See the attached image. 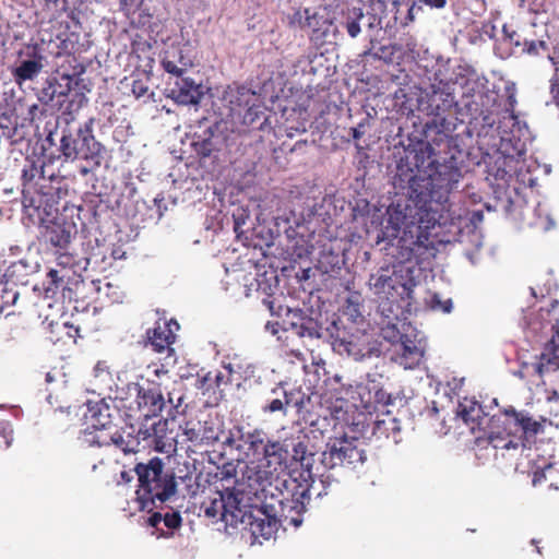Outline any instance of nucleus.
Returning a JSON list of instances; mask_svg holds the SVG:
<instances>
[{"instance_id":"nucleus-1","label":"nucleus","mask_w":559,"mask_h":559,"mask_svg":"<svg viewBox=\"0 0 559 559\" xmlns=\"http://www.w3.org/2000/svg\"><path fill=\"white\" fill-rule=\"evenodd\" d=\"M349 282L345 288L348 295L340 308L341 317L329 322L318 310H298L294 312V321L289 330L297 334L305 344L323 340L331 342L332 348L340 355H347L357 361H379L367 372L366 393L362 400L368 412L384 408V311L378 305L374 314L366 313L364 298L359 292L349 290Z\"/></svg>"},{"instance_id":"nucleus-2","label":"nucleus","mask_w":559,"mask_h":559,"mask_svg":"<svg viewBox=\"0 0 559 559\" xmlns=\"http://www.w3.org/2000/svg\"><path fill=\"white\" fill-rule=\"evenodd\" d=\"M450 146L438 147L431 141H419L399 152L396 174L393 186L401 191L406 190V200L395 206H386L389 223L395 230L403 229L418 242L424 233L436 224L431 202L442 204L449 194L457 188L463 175L453 154L448 153Z\"/></svg>"},{"instance_id":"nucleus-3","label":"nucleus","mask_w":559,"mask_h":559,"mask_svg":"<svg viewBox=\"0 0 559 559\" xmlns=\"http://www.w3.org/2000/svg\"><path fill=\"white\" fill-rule=\"evenodd\" d=\"M275 481L278 493H272V501L264 499L258 506L249 502L245 491L226 488L203 501L201 509L213 522H224L226 531L228 527L240 528L250 532L254 539H270L280 526L286 530L287 526L299 527L302 524L299 511L305 509L308 498L306 485L300 486L295 480Z\"/></svg>"},{"instance_id":"nucleus-4","label":"nucleus","mask_w":559,"mask_h":559,"mask_svg":"<svg viewBox=\"0 0 559 559\" xmlns=\"http://www.w3.org/2000/svg\"><path fill=\"white\" fill-rule=\"evenodd\" d=\"M94 119L84 123L70 122L68 118L57 117L55 121H47L43 135L38 139L40 151V173L51 181L62 176L50 167L58 169L67 163L76 159L86 160L90 166L98 167L104 159V146L93 133Z\"/></svg>"},{"instance_id":"nucleus-5","label":"nucleus","mask_w":559,"mask_h":559,"mask_svg":"<svg viewBox=\"0 0 559 559\" xmlns=\"http://www.w3.org/2000/svg\"><path fill=\"white\" fill-rule=\"evenodd\" d=\"M386 277V342L390 347V360L404 369H415L423 361L425 347L417 330L407 322L412 306V285L408 283L391 284Z\"/></svg>"},{"instance_id":"nucleus-6","label":"nucleus","mask_w":559,"mask_h":559,"mask_svg":"<svg viewBox=\"0 0 559 559\" xmlns=\"http://www.w3.org/2000/svg\"><path fill=\"white\" fill-rule=\"evenodd\" d=\"M133 472L139 480L136 501L140 510L163 509V504L176 496L178 484L175 472L170 468L165 469L160 457L154 456L146 463H138Z\"/></svg>"},{"instance_id":"nucleus-7","label":"nucleus","mask_w":559,"mask_h":559,"mask_svg":"<svg viewBox=\"0 0 559 559\" xmlns=\"http://www.w3.org/2000/svg\"><path fill=\"white\" fill-rule=\"evenodd\" d=\"M163 194H157L151 203L145 201L138 193L133 185H126L123 191L117 197L111 204L110 199L107 201L99 200L95 205H88L94 222L99 223L103 214L110 209L118 215H123L132 219L133 224H157L163 217L162 213Z\"/></svg>"},{"instance_id":"nucleus-8","label":"nucleus","mask_w":559,"mask_h":559,"mask_svg":"<svg viewBox=\"0 0 559 559\" xmlns=\"http://www.w3.org/2000/svg\"><path fill=\"white\" fill-rule=\"evenodd\" d=\"M550 308H540L538 320L530 324L531 330L537 334L538 341L544 342V349L537 361L530 367L539 378L559 369V301L551 300Z\"/></svg>"},{"instance_id":"nucleus-9","label":"nucleus","mask_w":559,"mask_h":559,"mask_svg":"<svg viewBox=\"0 0 559 559\" xmlns=\"http://www.w3.org/2000/svg\"><path fill=\"white\" fill-rule=\"evenodd\" d=\"M323 203L319 209L314 206L313 215L321 217L322 222H326V217L331 218L329 210L320 212L325 206H333V215H344V218H350L354 222L364 219V225L368 239L374 240L377 245L384 241V214L373 206L371 213V205L365 199H355V202L347 201L345 198L340 195H329L323 199Z\"/></svg>"},{"instance_id":"nucleus-10","label":"nucleus","mask_w":559,"mask_h":559,"mask_svg":"<svg viewBox=\"0 0 559 559\" xmlns=\"http://www.w3.org/2000/svg\"><path fill=\"white\" fill-rule=\"evenodd\" d=\"M233 135L228 121L214 116L204 117L191 127L190 147L202 164H213Z\"/></svg>"},{"instance_id":"nucleus-11","label":"nucleus","mask_w":559,"mask_h":559,"mask_svg":"<svg viewBox=\"0 0 559 559\" xmlns=\"http://www.w3.org/2000/svg\"><path fill=\"white\" fill-rule=\"evenodd\" d=\"M289 447H292V462L299 464L301 468L300 477L302 478V481H298L297 478L286 477L282 478L280 475H274L271 472H267V469H259L254 474L253 480L258 484L260 487L261 493L263 495L264 499H270L272 501V493H278V490L275 487V479H280L282 481L287 480H295L296 484L304 486L306 485L308 487V498L307 502L305 503V509L302 511H299L300 518L304 520V514L308 510V506L311 500V489L313 488V473L312 468L316 462L314 453L308 449V445L300 440V438H297V441L293 440L290 443H288Z\"/></svg>"},{"instance_id":"nucleus-12","label":"nucleus","mask_w":559,"mask_h":559,"mask_svg":"<svg viewBox=\"0 0 559 559\" xmlns=\"http://www.w3.org/2000/svg\"><path fill=\"white\" fill-rule=\"evenodd\" d=\"M454 105L455 98L452 93L435 86L419 99V109L433 117L431 121L426 123L425 138L438 147L441 145L450 146L454 143L453 136L440 129L447 122L443 115L450 112Z\"/></svg>"},{"instance_id":"nucleus-13","label":"nucleus","mask_w":559,"mask_h":559,"mask_svg":"<svg viewBox=\"0 0 559 559\" xmlns=\"http://www.w3.org/2000/svg\"><path fill=\"white\" fill-rule=\"evenodd\" d=\"M234 231L239 239L253 240L260 239L265 246L273 245L276 237H280L282 230L288 233V219L282 217L274 218V227H266L262 224H255L258 216H253L250 204H233L229 210Z\"/></svg>"},{"instance_id":"nucleus-14","label":"nucleus","mask_w":559,"mask_h":559,"mask_svg":"<svg viewBox=\"0 0 559 559\" xmlns=\"http://www.w3.org/2000/svg\"><path fill=\"white\" fill-rule=\"evenodd\" d=\"M353 436L348 437L344 433L342 438H335L333 441L326 443V449L322 452L321 463L326 468H334L336 466L355 467L356 463L365 461V453L353 444V441L359 438H367L369 426L360 420L353 421L349 427Z\"/></svg>"},{"instance_id":"nucleus-15","label":"nucleus","mask_w":559,"mask_h":559,"mask_svg":"<svg viewBox=\"0 0 559 559\" xmlns=\"http://www.w3.org/2000/svg\"><path fill=\"white\" fill-rule=\"evenodd\" d=\"M85 72L84 68L81 67L80 71L73 73H61L59 78L49 76L46 79L43 87L37 92V99L43 105H49L55 99L57 104L61 105L63 100L61 98L67 97L72 91H75L74 96L78 98L79 107L83 102H87L83 90H85L84 80L81 75Z\"/></svg>"},{"instance_id":"nucleus-16","label":"nucleus","mask_w":559,"mask_h":559,"mask_svg":"<svg viewBox=\"0 0 559 559\" xmlns=\"http://www.w3.org/2000/svg\"><path fill=\"white\" fill-rule=\"evenodd\" d=\"M78 235V226L72 216L55 215L39 224V241L56 251L69 250Z\"/></svg>"},{"instance_id":"nucleus-17","label":"nucleus","mask_w":559,"mask_h":559,"mask_svg":"<svg viewBox=\"0 0 559 559\" xmlns=\"http://www.w3.org/2000/svg\"><path fill=\"white\" fill-rule=\"evenodd\" d=\"M40 269L41 264L38 252L28 250L23 258L10 263L4 273L1 274V277L7 280L9 284L22 288L33 284V290H37L38 286L34 281Z\"/></svg>"},{"instance_id":"nucleus-18","label":"nucleus","mask_w":559,"mask_h":559,"mask_svg":"<svg viewBox=\"0 0 559 559\" xmlns=\"http://www.w3.org/2000/svg\"><path fill=\"white\" fill-rule=\"evenodd\" d=\"M127 393L136 395L138 408L141 416L148 420L162 414L166 407V402L159 388H142L136 382H129L126 385Z\"/></svg>"},{"instance_id":"nucleus-19","label":"nucleus","mask_w":559,"mask_h":559,"mask_svg":"<svg viewBox=\"0 0 559 559\" xmlns=\"http://www.w3.org/2000/svg\"><path fill=\"white\" fill-rule=\"evenodd\" d=\"M304 404V395L298 391H287L280 383L270 392V397L262 407L264 413L286 415L288 407H294L298 412L301 411Z\"/></svg>"},{"instance_id":"nucleus-20","label":"nucleus","mask_w":559,"mask_h":559,"mask_svg":"<svg viewBox=\"0 0 559 559\" xmlns=\"http://www.w3.org/2000/svg\"><path fill=\"white\" fill-rule=\"evenodd\" d=\"M45 57L41 49L34 45L26 51L25 58L12 68V76L14 82L22 86L27 81H33L38 76L44 68Z\"/></svg>"},{"instance_id":"nucleus-21","label":"nucleus","mask_w":559,"mask_h":559,"mask_svg":"<svg viewBox=\"0 0 559 559\" xmlns=\"http://www.w3.org/2000/svg\"><path fill=\"white\" fill-rule=\"evenodd\" d=\"M170 97L178 105L195 106L204 96L205 88L202 83H197L191 78L175 80L168 90Z\"/></svg>"},{"instance_id":"nucleus-22","label":"nucleus","mask_w":559,"mask_h":559,"mask_svg":"<svg viewBox=\"0 0 559 559\" xmlns=\"http://www.w3.org/2000/svg\"><path fill=\"white\" fill-rule=\"evenodd\" d=\"M513 435L514 432L504 431L502 424L499 426L493 424V415H491L488 420L487 429L483 431V435L476 437L475 442L479 448L490 445L493 450L516 449L519 442L511 438Z\"/></svg>"},{"instance_id":"nucleus-23","label":"nucleus","mask_w":559,"mask_h":559,"mask_svg":"<svg viewBox=\"0 0 559 559\" xmlns=\"http://www.w3.org/2000/svg\"><path fill=\"white\" fill-rule=\"evenodd\" d=\"M493 424L498 426L502 424L504 431L514 432V435L518 431H522L525 435H536L543 429L540 423L514 411H499L497 414H493Z\"/></svg>"},{"instance_id":"nucleus-24","label":"nucleus","mask_w":559,"mask_h":559,"mask_svg":"<svg viewBox=\"0 0 559 559\" xmlns=\"http://www.w3.org/2000/svg\"><path fill=\"white\" fill-rule=\"evenodd\" d=\"M259 97L254 91L246 85L234 83L224 90L222 100L233 115L240 116L242 110L253 102H259Z\"/></svg>"},{"instance_id":"nucleus-25","label":"nucleus","mask_w":559,"mask_h":559,"mask_svg":"<svg viewBox=\"0 0 559 559\" xmlns=\"http://www.w3.org/2000/svg\"><path fill=\"white\" fill-rule=\"evenodd\" d=\"M316 270L329 278H342L343 273H348L345 267V254L342 249L323 247L319 253Z\"/></svg>"},{"instance_id":"nucleus-26","label":"nucleus","mask_w":559,"mask_h":559,"mask_svg":"<svg viewBox=\"0 0 559 559\" xmlns=\"http://www.w3.org/2000/svg\"><path fill=\"white\" fill-rule=\"evenodd\" d=\"M85 418V433L93 435L97 430H111L115 428L111 415L109 413V405L102 401L86 403Z\"/></svg>"},{"instance_id":"nucleus-27","label":"nucleus","mask_w":559,"mask_h":559,"mask_svg":"<svg viewBox=\"0 0 559 559\" xmlns=\"http://www.w3.org/2000/svg\"><path fill=\"white\" fill-rule=\"evenodd\" d=\"M457 415L469 426L472 432L486 430L490 418L485 413L483 405L474 397H464L460 401Z\"/></svg>"},{"instance_id":"nucleus-28","label":"nucleus","mask_w":559,"mask_h":559,"mask_svg":"<svg viewBox=\"0 0 559 559\" xmlns=\"http://www.w3.org/2000/svg\"><path fill=\"white\" fill-rule=\"evenodd\" d=\"M289 444L270 440L258 461L264 462L267 472H284L288 467Z\"/></svg>"},{"instance_id":"nucleus-29","label":"nucleus","mask_w":559,"mask_h":559,"mask_svg":"<svg viewBox=\"0 0 559 559\" xmlns=\"http://www.w3.org/2000/svg\"><path fill=\"white\" fill-rule=\"evenodd\" d=\"M242 124L247 126L250 130H259L263 132H270L272 130L271 118L272 112L262 104L261 98L259 102H253L241 115Z\"/></svg>"},{"instance_id":"nucleus-30","label":"nucleus","mask_w":559,"mask_h":559,"mask_svg":"<svg viewBox=\"0 0 559 559\" xmlns=\"http://www.w3.org/2000/svg\"><path fill=\"white\" fill-rule=\"evenodd\" d=\"M183 397L179 396L177 399V403L174 404L173 397L169 396L168 402L171 404V406L168 409L167 417L164 418V420H159L158 423H153L150 428H140L138 431V437H134L140 442V439L146 441L148 439H152V441L155 443V449L159 452H165L164 448L159 445L158 438L160 437V433L166 429L168 420H175L176 414L179 413V407L182 403Z\"/></svg>"},{"instance_id":"nucleus-31","label":"nucleus","mask_w":559,"mask_h":559,"mask_svg":"<svg viewBox=\"0 0 559 559\" xmlns=\"http://www.w3.org/2000/svg\"><path fill=\"white\" fill-rule=\"evenodd\" d=\"M305 13L307 26L312 28V40L322 44H335L337 38V26L326 19H318L316 14L309 15V10L306 9Z\"/></svg>"},{"instance_id":"nucleus-32","label":"nucleus","mask_w":559,"mask_h":559,"mask_svg":"<svg viewBox=\"0 0 559 559\" xmlns=\"http://www.w3.org/2000/svg\"><path fill=\"white\" fill-rule=\"evenodd\" d=\"M86 246L91 248V251H86L85 257L81 259L83 270H87L88 267L93 270H106L110 267V261H108L109 246L99 243L97 239H95V245H92L90 240Z\"/></svg>"},{"instance_id":"nucleus-33","label":"nucleus","mask_w":559,"mask_h":559,"mask_svg":"<svg viewBox=\"0 0 559 559\" xmlns=\"http://www.w3.org/2000/svg\"><path fill=\"white\" fill-rule=\"evenodd\" d=\"M32 203L37 211L39 224H43L46 218H53L55 215H67L66 213H59L57 207L58 201L51 191L39 193L36 198L32 199Z\"/></svg>"},{"instance_id":"nucleus-34","label":"nucleus","mask_w":559,"mask_h":559,"mask_svg":"<svg viewBox=\"0 0 559 559\" xmlns=\"http://www.w3.org/2000/svg\"><path fill=\"white\" fill-rule=\"evenodd\" d=\"M490 100L487 93H478L476 98L466 104V109L474 120H480L483 127H491L493 124L492 114L489 107L485 106Z\"/></svg>"},{"instance_id":"nucleus-35","label":"nucleus","mask_w":559,"mask_h":559,"mask_svg":"<svg viewBox=\"0 0 559 559\" xmlns=\"http://www.w3.org/2000/svg\"><path fill=\"white\" fill-rule=\"evenodd\" d=\"M240 440L247 447L251 455L258 460L271 440L266 432L263 430L254 429L252 431L242 432Z\"/></svg>"},{"instance_id":"nucleus-36","label":"nucleus","mask_w":559,"mask_h":559,"mask_svg":"<svg viewBox=\"0 0 559 559\" xmlns=\"http://www.w3.org/2000/svg\"><path fill=\"white\" fill-rule=\"evenodd\" d=\"M386 418L393 415V409H390L389 407H396V415L405 414L408 411L407 407V401L404 396H397L392 399L391 394H386ZM391 423L390 429L392 430L393 438L395 443H399L401 440L397 439V435L401 431L400 427V419L396 416H392V418L389 419ZM386 430H389V427L386 426Z\"/></svg>"},{"instance_id":"nucleus-37","label":"nucleus","mask_w":559,"mask_h":559,"mask_svg":"<svg viewBox=\"0 0 559 559\" xmlns=\"http://www.w3.org/2000/svg\"><path fill=\"white\" fill-rule=\"evenodd\" d=\"M173 324L177 329L179 328V324L175 320H171L168 323V333L167 334L159 331V329H154L152 331V334L150 331L147 332L150 343L156 353H164L165 350L174 352V349L170 347V345L175 341V335L173 334V331H171Z\"/></svg>"},{"instance_id":"nucleus-38","label":"nucleus","mask_w":559,"mask_h":559,"mask_svg":"<svg viewBox=\"0 0 559 559\" xmlns=\"http://www.w3.org/2000/svg\"><path fill=\"white\" fill-rule=\"evenodd\" d=\"M98 447H107L110 444H115L119 449H121L126 454L127 453H135L139 451L138 447L140 442L132 436H128L126 440L122 435H120L117 430L114 431L112 435H108V438H103L98 441Z\"/></svg>"},{"instance_id":"nucleus-39","label":"nucleus","mask_w":559,"mask_h":559,"mask_svg":"<svg viewBox=\"0 0 559 559\" xmlns=\"http://www.w3.org/2000/svg\"><path fill=\"white\" fill-rule=\"evenodd\" d=\"M304 420L307 427L300 429V432H304L305 438H310L311 436L313 439H318L328 431L331 425L328 416L313 417L312 415H309L308 417H305Z\"/></svg>"},{"instance_id":"nucleus-40","label":"nucleus","mask_w":559,"mask_h":559,"mask_svg":"<svg viewBox=\"0 0 559 559\" xmlns=\"http://www.w3.org/2000/svg\"><path fill=\"white\" fill-rule=\"evenodd\" d=\"M299 309H290L289 307H286L285 311H286V316L289 318V320H287V321L285 320L283 322V324H281L277 321H275V322L267 321L264 325V330L272 335H276L278 341H282V335L280 334V332L290 333L292 335L300 338L297 334H295L292 330L288 329V328H290V323L294 321L293 320L294 312H296Z\"/></svg>"},{"instance_id":"nucleus-41","label":"nucleus","mask_w":559,"mask_h":559,"mask_svg":"<svg viewBox=\"0 0 559 559\" xmlns=\"http://www.w3.org/2000/svg\"><path fill=\"white\" fill-rule=\"evenodd\" d=\"M240 378L245 384L251 388L253 384H261L262 378L259 374V369L254 364H245L238 366Z\"/></svg>"},{"instance_id":"nucleus-42","label":"nucleus","mask_w":559,"mask_h":559,"mask_svg":"<svg viewBox=\"0 0 559 559\" xmlns=\"http://www.w3.org/2000/svg\"><path fill=\"white\" fill-rule=\"evenodd\" d=\"M200 437L202 438L201 445L214 444L219 439V430L211 421H199Z\"/></svg>"},{"instance_id":"nucleus-43","label":"nucleus","mask_w":559,"mask_h":559,"mask_svg":"<svg viewBox=\"0 0 559 559\" xmlns=\"http://www.w3.org/2000/svg\"><path fill=\"white\" fill-rule=\"evenodd\" d=\"M353 15L355 17H359V20H361V23L371 32L374 29L377 32L382 29V26H381L382 17L381 16H378L376 14H370V13L364 14V12L360 8H353Z\"/></svg>"},{"instance_id":"nucleus-44","label":"nucleus","mask_w":559,"mask_h":559,"mask_svg":"<svg viewBox=\"0 0 559 559\" xmlns=\"http://www.w3.org/2000/svg\"><path fill=\"white\" fill-rule=\"evenodd\" d=\"M368 285L370 290L381 299L384 293V266H380L376 273L370 274Z\"/></svg>"},{"instance_id":"nucleus-45","label":"nucleus","mask_w":559,"mask_h":559,"mask_svg":"<svg viewBox=\"0 0 559 559\" xmlns=\"http://www.w3.org/2000/svg\"><path fill=\"white\" fill-rule=\"evenodd\" d=\"M549 47L545 40H524L523 48L521 50L522 53H526L530 56H538L540 51H548Z\"/></svg>"},{"instance_id":"nucleus-46","label":"nucleus","mask_w":559,"mask_h":559,"mask_svg":"<svg viewBox=\"0 0 559 559\" xmlns=\"http://www.w3.org/2000/svg\"><path fill=\"white\" fill-rule=\"evenodd\" d=\"M163 518L165 526L169 530H176L181 526V514L179 511L174 510L173 508H165V512H163Z\"/></svg>"},{"instance_id":"nucleus-47","label":"nucleus","mask_w":559,"mask_h":559,"mask_svg":"<svg viewBox=\"0 0 559 559\" xmlns=\"http://www.w3.org/2000/svg\"><path fill=\"white\" fill-rule=\"evenodd\" d=\"M182 432L188 441L192 442L194 445H201L202 438L200 437L199 421L197 424L186 423L182 427Z\"/></svg>"},{"instance_id":"nucleus-48","label":"nucleus","mask_w":559,"mask_h":559,"mask_svg":"<svg viewBox=\"0 0 559 559\" xmlns=\"http://www.w3.org/2000/svg\"><path fill=\"white\" fill-rule=\"evenodd\" d=\"M162 67L163 69L165 70V72H167L168 74H171L175 76V80H180V79H185L186 76L185 73L187 72V70L182 67H180L176 60H170V59H164L162 61Z\"/></svg>"},{"instance_id":"nucleus-49","label":"nucleus","mask_w":559,"mask_h":559,"mask_svg":"<svg viewBox=\"0 0 559 559\" xmlns=\"http://www.w3.org/2000/svg\"><path fill=\"white\" fill-rule=\"evenodd\" d=\"M70 250L71 249L60 250V251L53 250L55 254H57L58 264L62 265V266H73L75 264L78 266H81L82 261L81 260L76 261Z\"/></svg>"},{"instance_id":"nucleus-50","label":"nucleus","mask_w":559,"mask_h":559,"mask_svg":"<svg viewBox=\"0 0 559 559\" xmlns=\"http://www.w3.org/2000/svg\"><path fill=\"white\" fill-rule=\"evenodd\" d=\"M548 487L550 489H559V462L547 464Z\"/></svg>"},{"instance_id":"nucleus-51","label":"nucleus","mask_w":559,"mask_h":559,"mask_svg":"<svg viewBox=\"0 0 559 559\" xmlns=\"http://www.w3.org/2000/svg\"><path fill=\"white\" fill-rule=\"evenodd\" d=\"M0 439H3L5 448H9L13 441V428L8 420L0 421Z\"/></svg>"},{"instance_id":"nucleus-52","label":"nucleus","mask_w":559,"mask_h":559,"mask_svg":"<svg viewBox=\"0 0 559 559\" xmlns=\"http://www.w3.org/2000/svg\"><path fill=\"white\" fill-rule=\"evenodd\" d=\"M360 23L361 20L359 17H355L353 15V9L349 11L347 21H346V29L350 37L355 38L360 33Z\"/></svg>"},{"instance_id":"nucleus-53","label":"nucleus","mask_w":559,"mask_h":559,"mask_svg":"<svg viewBox=\"0 0 559 559\" xmlns=\"http://www.w3.org/2000/svg\"><path fill=\"white\" fill-rule=\"evenodd\" d=\"M131 92L135 98L144 97L148 92V85L143 80H133L131 85Z\"/></svg>"},{"instance_id":"nucleus-54","label":"nucleus","mask_w":559,"mask_h":559,"mask_svg":"<svg viewBox=\"0 0 559 559\" xmlns=\"http://www.w3.org/2000/svg\"><path fill=\"white\" fill-rule=\"evenodd\" d=\"M544 483H548L547 465L544 468L534 471L532 475V484L534 487L540 486Z\"/></svg>"},{"instance_id":"nucleus-55","label":"nucleus","mask_w":559,"mask_h":559,"mask_svg":"<svg viewBox=\"0 0 559 559\" xmlns=\"http://www.w3.org/2000/svg\"><path fill=\"white\" fill-rule=\"evenodd\" d=\"M502 32L506 36V38L509 40L510 45L514 47H521L523 48V41H521L520 36L518 33L513 29H509L507 25H503Z\"/></svg>"},{"instance_id":"nucleus-56","label":"nucleus","mask_w":559,"mask_h":559,"mask_svg":"<svg viewBox=\"0 0 559 559\" xmlns=\"http://www.w3.org/2000/svg\"><path fill=\"white\" fill-rule=\"evenodd\" d=\"M126 258V251L121 246L112 245L109 247L108 251V261H110V266H112V262L117 260H121Z\"/></svg>"},{"instance_id":"nucleus-57","label":"nucleus","mask_w":559,"mask_h":559,"mask_svg":"<svg viewBox=\"0 0 559 559\" xmlns=\"http://www.w3.org/2000/svg\"><path fill=\"white\" fill-rule=\"evenodd\" d=\"M154 511H147L150 513V516L147 518V525L151 527H157L163 522V511L165 510V507L163 506V509Z\"/></svg>"},{"instance_id":"nucleus-58","label":"nucleus","mask_w":559,"mask_h":559,"mask_svg":"<svg viewBox=\"0 0 559 559\" xmlns=\"http://www.w3.org/2000/svg\"><path fill=\"white\" fill-rule=\"evenodd\" d=\"M312 275H313L312 269L309 266L299 267L298 271H296L294 274L295 278L297 280V283H299V284L306 283L307 281L310 280V277Z\"/></svg>"},{"instance_id":"nucleus-59","label":"nucleus","mask_w":559,"mask_h":559,"mask_svg":"<svg viewBox=\"0 0 559 559\" xmlns=\"http://www.w3.org/2000/svg\"><path fill=\"white\" fill-rule=\"evenodd\" d=\"M432 308L435 309H440L442 310L444 313H449L452 309V300L451 299H447L445 301H441L438 299V296L435 295L432 297Z\"/></svg>"},{"instance_id":"nucleus-60","label":"nucleus","mask_w":559,"mask_h":559,"mask_svg":"<svg viewBox=\"0 0 559 559\" xmlns=\"http://www.w3.org/2000/svg\"><path fill=\"white\" fill-rule=\"evenodd\" d=\"M114 432H111L110 430H97L96 432H93V435H90L91 438L87 439V441L90 442V444L92 445H97L98 447V441H100L103 438H108V435H112Z\"/></svg>"},{"instance_id":"nucleus-61","label":"nucleus","mask_w":559,"mask_h":559,"mask_svg":"<svg viewBox=\"0 0 559 559\" xmlns=\"http://www.w3.org/2000/svg\"><path fill=\"white\" fill-rule=\"evenodd\" d=\"M384 53V46H379L377 51H372V49L365 52L366 62H371V60H382V55Z\"/></svg>"},{"instance_id":"nucleus-62","label":"nucleus","mask_w":559,"mask_h":559,"mask_svg":"<svg viewBox=\"0 0 559 559\" xmlns=\"http://www.w3.org/2000/svg\"><path fill=\"white\" fill-rule=\"evenodd\" d=\"M174 60H176L177 63L186 70L193 66L192 60L189 57L185 56L182 50H179L177 56H174Z\"/></svg>"},{"instance_id":"nucleus-63","label":"nucleus","mask_w":559,"mask_h":559,"mask_svg":"<svg viewBox=\"0 0 559 559\" xmlns=\"http://www.w3.org/2000/svg\"><path fill=\"white\" fill-rule=\"evenodd\" d=\"M550 93L552 100L557 107H559V81L558 79L551 80Z\"/></svg>"},{"instance_id":"nucleus-64","label":"nucleus","mask_w":559,"mask_h":559,"mask_svg":"<svg viewBox=\"0 0 559 559\" xmlns=\"http://www.w3.org/2000/svg\"><path fill=\"white\" fill-rule=\"evenodd\" d=\"M364 128H365V124L364 123H359L357 127L350 128L348 134L354 140H359L362 136V134L365 133Z\"/></svg>"}]
</instances>
